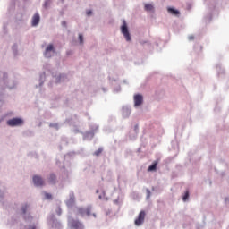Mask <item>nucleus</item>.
<instances>
[{"label": "nucleus", "instance_id": "1", "mask_svg": "<svg viewBox=\"0 0 229 229\" xmlns=\"http://www.w3.org/2000/svg\"><path fill=\"white\" fill-rule=\"evenodd\" d=\"M121 32L123 33L127 42H130V40H131V37L130 36V31L128 30V25H126V21H123V24L121 27Z\"/></svg>", "mask_w": 229, "mask_h": 229}, {"label": "nucleus", "instance_id": "2", "mask_svg": "<svg viewBox=\"0 0 229 229\" xmlns=\"http://www.w3.org/2000/svg\"><path fill=\"white\" fill-rule=\"evenodd\" d=\"M8 126H22L24 121L21 118H13L7 121Z\"/></svg>", "mask_w": 229, "mask_h": 229}, {"label": "nucleus", "instance_id": "3", "mask_svg": "<svg viewBox=\"0 0 229 229\" xmlns=\"http://www.w3.org/2000/svg\"><path fill=\"white\" fill-rule=\"evenodd\" d=\"M144 219H146V212L140 211L137 219L134 222L136 226H140V225H142V223H144Z\"/></svg>", "mask_w": 229, "mask_h": 229}, {"label": "nucleus", "instance_id": "4", "mask_svg": "<svg viewBox=\"0 0 229 229\" xmlns=\"http://www.w3.org/2000/svg\"><path fill=\"white\" fill-rule=\"evenodd\" d=\"M33 183L36 187H42V185H44V179L38 175H35L33 177Z\"/></svg>", "mask_w": 229, "mask_h": 229}, {"label": "nucleus", "instance_id": "5", "mask_svg": "<svg viewBox=\"0 0 229 229\" xmlns=\"http://www.w3.org/2000/svg\"><path fill=\"white\" fill-rule=\"evenodd\" d=\"M143 101L144 98L142 97V95L138 94L134 96V106H140Z\"/></svg>", "mask_w": 229, "mask_h": 229}, {"label": "nucleus", "instance_id": "6", "mask_svg": "<svg viewBox=\"0 0 229 229\" xmlns=\"http://www.w3.org/2000/svg\"><path fill=\"white\" fill-rule=\"evenodd\" d=\"M51 51L55 53V47H53V44H49L45 51V56L46 58H51Z\"/></svg>", "mask_w": 229, "mask_h": 229}, {"label": "nucleus", "instance_id": "7", "mask_svg": "<svg viewBox=\"0 0 229 229\" xmlns=\"http://www.w3.org/2000/svg\"><path fill=\"white\" fill-rule=\"evenodd\" d=\"M38 22H40V14L35 13L32 17V26H38Z\"/></svg>", "mask_w": 229, "mask_h": 229}, {"label": "nucleus", "instance_id": "8", "mask_svg": "<svg viewBox=\"0 0 229 229\" xmlns=\"http://www.w3.org/2000/svg\"><path fill=\"white\" fill-rule=\"evenodd\" d=\"M91 212L92 209L90 208H79V213L81 214L82 216H90Z\"/></svg>", "mask_w": 229, "mask_h": 229}, {"label": "nucleus", "instance_id": "9", "mask_svg": "<svg viewBox=\"0 0 229 229\" xmlns=\"http://www.w3.org/2000/svg\"><path fill=\"white\" fill-rule=\"evenodd\" d=\"M70 225L75 229L81 228V223L76 220H70Z\"/></svg>", "mask_w": 229, "mask_h": 229}, {"label": "nucleus", "instance_id": "10", "mask_svg": "<svg viewBox=\"0 0 229 229\" xmlns=\"http://www.w3.org/2000/svg\"><path fill=\"white\" fill-rule=\"evenodd\" d=\"M158 165V161H154L153 164L148 168V172L157 171V166Z\"/></svg>", "mask_w": 229, "mask_h": 229}, {"label": "nucleus", "instance_id": "11", "mask_svg": "<svg viewBox=\"0 0 229 229\" xmlns=\"http://www.w3.org/2000/svg\"><path fill=\"white\" fill-rule=\"evenodd\" d=\"M190 192H189V190H186L184 191V194L182 195V201H189V198H190Z\"/></svg>", "mask_w": 229, "mask_h": 229}, {"label": "nucleus", "instance_id": "12", "mask_svg": "<svg viewBox=\"0 0 229 229\" xmlns=\"http://www.w3.org/2000/svg\"><path fill=\"white\" fill-rule=\"evenodd\" d=\"M48 182L49 183H56V175L55 174H50L48 178Z\"/></svg>", "mask_w": 229, "mask_h": 229}, {"label": "nucleus", "instance_id": "13", "mask_svg": "<svg viewBox=\"0 0 229 229\" xmlns=\"http://www.w3.org/2000/svg\"><path fill=\"white\" fill-rule=\"evenodd\" d=\"M168 12L170 13H172L173 15H180V11L174 10V9H173L171 7L168 8Z\"/></svg>", "mask_w": 229, "mask_h": 229}, {"label": "nucleus", "instance_id": "14", "mask_svg": "<svg viewBox=\"0 0 229 229\" xmlns=\"http://www.w3.org/2000/svg\"><path fill=\"white\" fill-rule=\"evenodd\" d=\"M145 10H146L147 12H151V11L153 10V5L150 4H145Z\"/></svg>", "mask_w": 229, "mask_h": 229}, {"label": "nucleus", "instance_id": "15", "mask_svg": "<svg viewBox=\"0 0 229 229\" xmlns=\"http://www.w3.org/2000/svg\"><path fill=\"white\" fill-rule=\"evenodd\" d=\"M101 153H103V148H98V150H96L95 152H94V155H95V157H99V155L101 154Z\"/></svg>", "mask_w": 229, "mask_h": 229}, {"label": "nucleus", "instance_id": "16", "mask_svg": "<svg viewBox=\"0 0 229 229\" xmlns=\"http://www.w3.org/2000/svg\"><path fill=\"white\" fill-rule=\"evenodd\" d=\"M45 198L46 199H51L53 196L51 195V193H45Z\"/></svg>", "mask_w": 229, "mask_h": 229}, {"label": "nucleus", "instance_id": "17", "mask_svg": "<svg viewBox=\"0 0 229 229\" xmlns=\"http://www.w3.org/2000/svg\"><path fill=\"white\" fill-rule=\"evenodd\" d=\"M79 40L81 44H83V35L79 34Z\"/></svg>", "mask_w": 229, "mask_h": 229}, {"label": "nucleus", "instance_id": "18", "mask_svg": "<svg viewBox=\"0 0 229 229\" xmlns=\"http://www.w3.org/2000/svg\"><path fill=\"white\" fill-rule=\"evenodd\" d=\"M28 208V206H25L21 208L22 214H26V209Z\"/></svg>", "mask_w": 229, "mask_h": 229}, {"label": "nucleus", "instance_id": "19", "mask_svg": "<svg viewBox=\"0 0 229 229\" xmlns=\"http://www.w3.org/2000/svg\"><path fill=\"white\" fill-rule=\"evenodd\" d=\"M57 215L62 216V208H57Z\"/></svg>", "mask_w": 229, "mask_h": 229}, {"label": "nucleus", "instance_id": "20", "mask_svg": "<svg viewBox=\"0 0 229 229\" xmlns=\"http://www.w3.org/2000/svg\"><path fill=\"white\" fill-rule=\"evenodd\" d=\"M188 40H194V36L193 35L189 36Z\"/></svg>", "mask_w": 229, "mask_h": 229}, {"label": "nucleus", "instance_id": "21", "mask_svg": "<svg viewBox=\"0 0 229 229\" xmlns=\"http://www.w3.org/2000/svg\"><path fill=\"white\" fill-rule=\"evenodd\" d=\"M87 15H92V11L90 10L87 11Z\"/></svg>", "mask_w": 229, "mask_h": 229}, {"label": "nucleus", "instance_id": "22", "mask_svg": "<svg viewBox=\"0 0 229 229\" xmlns=\"http://www.w3.org/2000/svg\"><path fill=\"white\" fill-rule=\"evenodd\" d=\"M225 203H229V198H228V197H226V198L225 199Z\"/></svg>", "mask_w": 229, "mask_h": 229}, {"label": "nucleus", "instance_id": "23", "mask_svg": "<svg viewBox=\"0 0 229 229\" xmlns=\"http://www.w3.org/2000/svg\"><path fill=\"white\" fill-rule=\"evenodd\" d=\"M29 229H36L35 226H30Z\"/></svg>", "mask_w": 229, "mask_h": 229}]
</instances>
